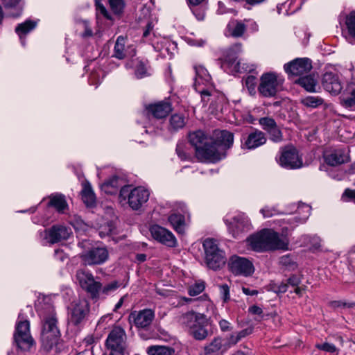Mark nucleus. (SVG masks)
Masks as SVG:
<instances>
[{
  "mask_svg": "<svg viewBox=\"0 0 355 355\" xmlns=\"http://www.w3.org/2000/svg\"><path fill=\"white\" fill-rule=\"evenodd\" d=\"M251 249L256 252L288 249V240L270 229H264L248 239Z\"/></svg>",
  "mask_w": 355,
  "mask_h": 355,
  "instance_id": "1",
  "label": "nucleus"
},
{
  "mask_svg": "<svg viewBox=\"0 0 355 355\" xmlns=\"http://www.w3.org/2000/svg\"><path fill=\"white\" fill-rule=\"evenodd\" d=\"M76 279L80 288L93 300H98L102 292V284L99 282L98 277H94L93 274L84 269L76 271Z\"/></svg>",
  "mask_w": 355,
  "mask_h": 355,
  "instance_id": "2",
  "label": "nucleus"
},
{
  "mask_svg": "<svg viewBox=\"0 0 355 355\" xmlns=\"http://www.w3.org/2000/svg\"><path fill=\"white\" fill-rule=\"evenodd\" d=\"M57 318L54 315L47 317L44 322L41 340L43 349L49 352L56 345L60 337V331L57 327Z\"/></svg>",
  "mask_w": 355,
  "mask_h": 355,
  "instance_id": "3",
  "label": "nucleus"
},
{
  "mask_svg": "<svg viewBox=\"0 0 355 355\" xmlns=\"http://www.w3.org/2000/svg\"><path fill=\"white\" fill-rule=\"evenodd\" d=\"M284 79L275 72L263 73L258 87L259 94L266 98L274 97L284 83Z\"/></svg>",
  "mask_w": 355,
  "mask_h": 355,
  "instance_id": "4",
  "label": "nucleus"
},
{
  "mask_svg": "<svg viewBox=\"0 0 355 355\" xmlns=\"http://www.w3.org/2000/svg\"><path fill=\"white\" fill-rule=\"evenodd\" d=\"M120 197L128 199L129 206L134 210H138L149 199L150 193L143 187L131 189L130 186H124L120 190Z\"/></svg>",
  "mask_w": 355,
  "mask_h": 355,
  "instance_id": "5",
  "label": "nucleus"
},
{
  "mask_svg": "<svg viewBox=\"0 0 355 355\" xmlns=\"http://www.w3.org/2000/svg\"><path fill=\"white\" fill-rule=\"evenodd\" d=\"M205 252V259L207 266L214 270L222 268L226 259L224 252L219 250L216 241L213 239H207L203 242Z\"/></svg>",
  "mask_w": 355,
  "mask_h": 355,
  "instance_id": "6",
  "label": "nucleus"
},
{
  "mask_svg": "<svg viewBox=\"0 0 355 355\" xmlns=\"http://www.w3.org/2000/svg\"><path fill=\"white\" fill-rule=\"evenodd\" d=\"M105 345L112 353L123 354L126 347V334L125 330L119 326L114 327L109 333Z\"/></svg>",
  "mask_w": 355,
  "mask_h": 355,
  "instance_id": "7",
  "label": "nucleus"
},
{
  "mask_svg": "<svg viewBox=\"0 0 355 355\" xmlns=\"http://www.w3.org/2000/svg\"><path fill=\"white\" fill-rule=\"evenodd\" d=\"M279 164L287 169H296L302 166V159L299 157L297 149L293 145H288L280 149Z\"/></svg>",
  "mask_w": 355,
  "mask_h": 355,
  "instance_id": "8",
  "label": "nucleus"
},
{
  "mask_svg": "<svg viewBox=\"0 0 355 355\" xmlns=\"http://www.w3.org/2000/svg\"><path fill=\"white\" fill-rule=\"evenodd\" d=\"M14 339L18 347L22 350H28L34 345V340L30 334L28 320H20L17 322Z\"/></svg>",
  "mask_w": 355,
  "mask_h": 355,
  "instance_id": "9",
  "label": "nucleus"
},
{
  "mask_svg": "<svg viewBox=\"0 0 355 355\" xmlns=\"http://www.w3.org/2000/svg\"><path fill=\"white\" fill-rule=\"evenodd\" d=\"M196 156L200 162L216 163L225 158L227 153L223 150H220V148L211 141L207 142L201 148H199Z\"/></svg>",
  "mask_w": 355,
  "mask_h": 355,
  "instance_id": "10",
  "label": "nucleus"
},
{
  "mask_svg": "<svg viewBox=\"0 0 355 355\" xmlns=\"http://www.w3.org/2000/svg\"><path fill=\"white\" fill-rule=\"evenodd\" d=\"M89 311V302L86 298H81L73 301L71 304L70 324L74 326L80 325L85 320Z\"/></svg>",
  "mask_w": 355,
  "mask_h": 355,
  "instance_id": "11",
  "label": "nucleus"
},
{
  "mask_svg": "<svg viewBox=\"0 0 355 355\" xmlns=\"http://www.w3.org/2000/svg\"><path fill=\"white\" fill-rule=\"evenodd\" d=\"M80 257L85 266L101 265L109 259V252L105 247H96L80 254Z\"/></svg>",
  "mask_w": 355,
  "mask_h": 355,
  "instance_id": "12",
  "label": "nucleus"
},
{
  "mask_svg": "<svg viewBox=\"0 0 355 355\" xmlns=\"http://www.w3.org/2000/svg\"><path fill=\"white\" fill-rule=\"evenodd\" d=\"M231 272L236 275L250 276L254 270L252 263L245 257L232 256L228 263Z\"/></svg>",
  "mask_w": 355,
  "mask_h": 355,
  "instance_id": "13",
  "label": "nucleus"
},
{
  "mask_svg": "<svg viewBox=\"0 0 355 355\" xmlns=\"http://www.w3.org/2000/svg\"><path fill=\"white\" fill-rule=\"evenodd\" d=\"M155 318V313L149 309L133 311L129 315V320L138 329H148Z\"/></svg>",
  "mask_w": 355,
  "mask_h": 355,
  "instance_id": "14",
  "label": "nucleus"
},
{
  "mask_svg": "<svg viewBox=\"0 0 355 355\" xmlns=\"http://www.w3.org/2000/svg\"><path fill=\"white\" fill-rule=\"evenodd\" d=\"M285 71L289 75L297 76L307 73L312 69L311 60L309 58H297L284 66Z\"/></svg>",
  "mask_w": 355,
  "mask_h": 355,
  "instance_id": "15",
  "label": "nucleus"
},
{
  "mask_svg": "<svg viewBox=\"0 0 355 355\" xmlns=\"http://www.w3.org/2000/svg\"><path fill=\"white\" fill-rule=\"evenodd\" d=\"M241 51V44L237 43L227 50H225L223 53V57L220 58L222 67H224L225 65L228 67H233V69L232 71L239 73L240 72V62L237 61L238 55Z\"/></svg>",
  "mask_w": 355,
  "mask_h": 355,
  "instance_id": "16",
  "label": "nucleus"
},
{
  "mask_svg": "<svg viewBox=\"0 0 355 355\" xmlns=\"http://www.w3.org/2000/svg\"><path fill=\"white\" fill-rule=\"evenodd\" d=\"M227 225L229 232L234 238H239L243 233L247 232L251 229L250 220L244 214L234 216Z\"/></svg>",
  "mask_w": 355,
  "mask_h": 355,
  "instance_id": "17",
  "label": "nucleus"
},
{
  "mask_svg": "<svg viewBox=\"0 0 355 355\" xmlns=\"http://www.w3.org/2000/svg\"><path fill=\"white\" fill-rule=\"evenodd\" d=\"M262 128L268 134L269 139L275 143L282 142L283 133L275 119L271 117H262L259 120Z\"/></svg>",
  "mask_w": 355,
  "mask_h": 355,
  "instance_id": "18",
  "label": "nucleus"
},
{
  "mask_svg": "<svg viewBox=\"0 0 355 355\" xmlns=\"http://www.w3.org/2000/svg\"><path fill=\"white\" fill-rule=\"evenodd\" d=\"M150 234L154 239L168 247H174L177 241L173 233L167 229L158 225H154L150 228Z\"/></svg>",
  "mask_w": 355,
  "mask_h": 355,
  "instance_id": "19",
  "label": "nucleus"
},
{
  "mask_svg": "<svg viewBox=\"0 0 355 355\" xmlns=\"http://www.w3.org/2000/svg\"><path fill=\"white\" fill-rule=\"evenodd\" d=\"M178 322L182 325L189 333L196 327V326L207 323V318L204 314L194 311H189L182 314L178 320Z\"/></svg>",
  "mask_w": 355,
  "mask_h": 355,
  "instance_id": "20",
  "label": "nucleus"
},
{
  "mask_svg": "<svg viewBox=\"0 0 355 355\" xmlns=\"http://www.w3.org/2000/svg\"><path fill=\"white\" fill-rule=\"evenodd\" d=\"M267 138L263 132L255 129L249 133L246 137H243L241 141L242 148L248 150L255 149L266 143Z\"/></svg>",
  "mask_w": 355,
  "mask_h": 355,
  "instance_id": "21",
  "label": "nucleus"
},
{
  "mask_svg": "<svg viewBox=\"0 0 355 355\" xmlns=\"http://www.w3.org/2000/svg\"><path fill=\"white\" fill-rule=\"evenodd\" d=\"M214 144L227 153V150L232 148L234 144V134L228 130H215L213 134Z\"/></svg>",
  "mask_w": 355,
  "mask_h": 355,
  "instance_id": "22",
  "label": "nucleus"
},
{
  "mask_svg": "<svg viewBox=\"0 0 355 355\" xmlns=\"http://www.w3.org/2000/svg\"><path fill=\"white\" fill-rule=\"evenodd\" d=\"M322 85L327 92L334 95L338 94L343 89L339 77L332 72H327L323 75Z\"/></svg>",
  "mask_w": 355,
  "mask_h": 355,
  "instance_id": "23",
  "label": "nucleus"
},
{
  "mask_svg": "<svg viewBox=\"0 0 355 355\" xmlns=\"http://www.w3.org/2000/svg\"><path fill=\"white\" fill-rule=\"evenodd\" d=\"M51 243H56L67 240L72 234L70 227L64 225H53L46 231Z\"/></svg>",
  "mask_w": 355,
  "mask_h": 355,
  "instance_id": "24",
  "label": "nucleus"
},
{
  "mask_svg": "<svg viewBox=\"0 0 355 355\" xmlns=\"http://www.w3.org/2000/svg\"><path fill=\"white\" fill-rule=\"evenodd\" d=\"M146 110L156 119L166 117L172 111V105L169 101H162L154 104H150L146 107Z\"/></svg>",
  "mask_w": 355,
  "mask_h": 355,
  "instance_id": "25",
  "label": "nucleus"
},
{
  "mask_svg": "<svg viewBox=\"0 0 355 355\" xmlns=\"http://www.w3.org/2000/svg\"><path fill=\"white\" fill-rule=\"evenodd\" d=\"M136 55V50L132 46L125 47V39L123 36H119L114 47L113 57L123 60L128 56L133 57Z\"/></svg>",
  "mask_w": 355,
  "mask_h": 355,
  "instance_id": "26",
  "label": "nucleus"
},
{
  "mask_svg": "<svg viewBox=\"0 0 355 355\" xmlns=\"http://www.w3.org/2000/svg\"><path fill=\"white\" fill-rule=\"evenodd\" d=\"M324 159L327 164L336 166L347 162L349 157L343 149H336L326 151L324 154Z\"/></svg>",
  "mask_w": 355,
  "mask_h": 355,
  "instance_id": "27",
  "label": "nucleus"
},
{
  "mask_svg": "<svg viewBox=\"0 0 355 355\" xmlns=\"http://www.w3.org/2000/svg\"><path fill=\"white\" fill-rule=\"evenodd\" d=\"M297 212L298 214H302V216L300 217L289 216L282 219V221L288 224L291 228H293L299 223H303L306 221L310 216L311 207L306 204H302L297 207Z\"/></svg>",
  "mask_w": 355,
  "mask_h": 355,
  "instance_id": "28",
  "label": "nucleus"
},
{
  "mask_svg": "<svg viewBox=\"0 0 355 355\" xmlns=\"http://www.w3.org/2000/svg\"><path fill=\"white\" fill-rule=\"evenodd\" d=\"M226 351L223 339L220 337L214 338L204 347L205 354L208 355H223Z\"/></svg>",
  "mask_w": 355,
  "mask_h": 355,
  "instance_id": "29",
  "label": "nucleus"
},
{
  "mask_svg": "<svg viewBox=\"0 0 355 355\" xmlns=\"http://www.w3.org/2000/svg\"><path fill=\"white\" fill-rule=\"evenodd\" d=\"M189 140L190 144L195 148L196 155L198 153V150L209 141L205 133L200 130L189 133Z\"/></svg>",
  "mask_w": 355,
  "mask_h": 355,
  "instance_id": "30",
  "label": "nucleus"
},
{
  "mask_svg": "<svg viewBox=\"0 0 355 355\" xmlns=\"http://www.w3.org/2000/svg\"><path fill=\"white\" fill-rule=\"evenodd\" d=\"M343 105L346 107L355 105V83L347 84L341 96Z\"/></svg>",
  "mask_w": 355,
  "mask_h": 355,
  "instance_id": "31",
  "label": "nucleus"
},
{
  "mask_svg": "<svg viewBox=\"0 0 355 355\" xmlns=\"http://www.w3.org/2000/svg\"><path fill=\"white\" fill-rule=\"evenodd\" d=\"M227 30L231 36L234 37H242L245 31L246 26L243 21L238 19H232L227 24Z\"/></svg>",
  "mask_w": 355,
  "mask_h": 355,
  "instance_id": "32",
  "label": "nucleus"
},
{
  "mask_svg": "<svg viewBox=\"0 0 355 355\" xmlns=\"http://www.w3.org/2000/svg\"><path fill=\"white\" fill-rule=\"evenodd\" d=\"M168 221L178 234H184L186 223L183 215L175 213L172 214L168 217Z\"/></svg>",
  "mask_w": 355,
  "mask_h": 355,
  "instance_id": "33",
  "label": "nucleus"
},
{
  "mask_svg": "<svg viewBox=\"0 0 355 355\" xmlns=\"http://www.w3.org/2000/svg\"><path fill=\"white\" fill-rule=\"evenodd\" d=\"M81 197L87 207H94L96 205V196L89 182L83 184Z\"/></svg>",
  "mask_w": 355,
  "mask_h": 355,
  "instance_id": "34",
  "label": "nucleus"
},
{
  "mask_svg": "<svg viewBox=\"0 0 355 355\" xmlns=\"http://www.w3.org/2000/svg\"><path fill=\"white\" fill-rule=\"evenodd\" d=\"M295 82L309 92H317V80L315 78L314 76L309 75L302 76L298 78Z\"/></svg>",
  "mask_w": 355,
  "mask_h": 355,
  "instance_id": "35",
  "label": "nucleus"
},
{
  "mask_svg": "<svg viewBox=\"0 0 355 355\" xmlns=\"http://www.w3.org/2000/svg\"><path fill=\"white\" fill-rule=\"evenodd\" d=\"M49 205L53 207L58 212H64L67 207V202L64 196L62 194H55L50 197Z\"/></svg>",
  "mask_w": 355,
  "mask_h": 355,
  "instance_id": "36",
  "label": "nucleus"
},
{
  "mask_svg": "<svg viewBox=\"0 0 355 355\" xmlns=\"http://www.w3.org/2000/svg\"><path fill=\"white\" fill-rule=\"evenodd\" d=\"M196 78L194 86L196 90H198V86H200L201 84H205V83H209L211 80V77L209 75L207 70L203 67H196Z\"/></svg>",
  "mask_w": 355,
  "mask_h": 355,
  "instance_id": "37",
  "label": "nucleus"
},
{
  "mask_svg": "<svg viewBox=\"0 0 355 355\" xmlns=\"http://www.w3.org/2000/svg\"><path fill=\"white\" fill-rule=\"evenodd\" d=\"M37 26V21L28 19L24 22L19 24L15 28V32L21 38L26 36L28 33L35 29Z\"/></svg>",
  "mask_w": 355,
  "mask_h": 355,
  "instance_id": "38",
  "label": "nucleus"
},
{
  "mask_svg": "<svg viewBox=\"0 0 355 355\" xmlns=\"http://www.w3.org/2000/svg\"><path fill=\"white\" fill-rule=\"evenodd\" d=\"M186 124L185 117L182 114H174L169 120V130L177 131L182 128Z\"/></svg>",
  "mask_w": 355,
  "mask_h": 355,
  "instance_id": "39",
  "label": "nucleus"
},
{
  "mask_svg": "<svg viewBox=\"0 0 355 355\" xmlns=\"http://www.w3.org/2000/svg\"><path fill=\"white\" fill-rule=\"evenodd\" d=\"M300 102L306 107L316 108L324 103V99L318 96H307L301 98Z\"/></svg>",
  "mask_w": 355,
  "mask_h": 355,
  "instance_id": "40",
  "label": "nucleus"
},
{
  "mask_svg": "<svg viewBox=\"0 0 355 355\" xmlns=\"http://www.w3.org/2000/svg\"><path fill=\"white\" fill-rule=\"evenodd\" d=\"M147 353L149 355H172L174 349L166 346L153 345L148 347Z\"/></svg>",
  "mask_w": 355,
  "mask_h": 355,
  "instance_id": "41",
  "label": "nucleus"
},
{
  "mask_svg": "<svg viewBox=\"0 0 355 355\" xmlns=\"http://www.w3.org/2000/svg\"><path fill=\"white\" fill-rule=\"evenodd\" d=\"M207 323H202L198 326L189 334L196 340H204L208 336V331L205 328Z\"/></svg>",
  "mask_w": 355,
  "mask_h": 355,
  "instance_id": "42",
  "label": "nucleus"
},
{
  "mask_svg": "<svg viewBox=\"0 0 355 355\" xmlns=\"http://www.w3.org/2000/svg\"><path fill=\"white\" fill-rule=\"evenodd\" d=\"M109 5L112 12L117 16H121L123 13L125 2V0H109Z\"/></svg>",
  "mask_w": 355,
  "mask_h": 355,
  "instance_id": "43",
  "label": "nucleus"
},
{
  "mask_svg": "<svg viewBox=\"0 0 355 355\" xmlns=\"http://www.w3.org/2000/svg\"><path fill=\"white\" fill-rule=\"evenodd\" d=\"M345 25L349 35L355 39V11L350 12L346 16Z\"/></svg>",
  "mask_w": 355,
  "mask_h": 355,
  "instance_id": "44",
  "label": "nucleus"
},
{
  "mask_svg": "<svg viewBox=\"0 0 355 355\" xmlns=\"http://www.w3.org/2000/svg\"><path fill=\"white\" fill-rule=\"evenodd\" d=\"M135 76L138 78H142L150 75L148 72L147 64L142 61H139L135 67Z\"/></svg>",
  "mask_w": 355,
  "mask_h": 355,
  "instance_id": "45",
  "label": "nucleus"
},
{
  "mask_svg": "<svg viewBox=\"0 0 355 355\" xmlns=\"http://www.w3.org/2000/svg\"><path fill=\"white\" fill-rule=\"evenodd\" d=\"M95 6L97 14H101L105 19L112 21V15L108 12L105 6L101 3V0H95Z\"/></svg>",
  "mask_w": 355,
  "mask_h": 355,
  "instance_id": "46",
  "label": "nucleus"
},
{
  "mask_svg": "<svg viewBox=\"0 0 355 355\" xmlns=\"http://www.w3.org/2000/svg\"><path fill=\"white\" fill-rule=\"evenodd\" d=\"M121 284L118 281L111 282L105 286H102V292H101V295H108L119 288Z\"/></svg>",
  "mask_w": 355,
  "mask_h": 355,
  "instance_id": "47",
  "label": "nucleus"
},
{
  "mask_svg": "<svg viewBox=\"0 0 355 355\" xmlns=\"http://www.w3.org/2000/svg\"><path fill=\"white\" fill-rule=\"evenodd\" d=\"M330 306L334 308L353 309L355 307V302L346 300H334L330 302Z\"/></svg>",
  "mask_w": 355,
  "mask_h": 355,
  "instance_id": "48",
  "label": "nucleus"
},
{
  "mask_svg": "<svg viewBox=\"0 0 355 355\" xmlns=\"http://www.w3.org/2000/svg\"><path fill=\"white\" fill-rule=\"evenodd\" d=\"M191 10L198 21H204L206 17V9L204 7L191 6Z\"/></svg>",
  "mask_w": 355,
  "mask_h": 355,
  "instance_id": "49",
  "label": "nucleus"
},
{
  "mask_svg": "<svg viewBox=\"0 0 355 355\" xmlns=\"http://www.w3.org/2000/svg\"><path fill=\"white\" fill-rule=\"evenodd\" d=\"M175 151L181 160H188L190 157V155L185 152V144L183 142L177 144Z\"/></svg>",
  "mask_w": 355,
  "mask_h": 355,
  "instance_id": "50",
  "label": "nucleus"
},
{
  "mask_svg": "<svg viewBox=\"0 0 355 355\" xmlns=\"http://www.w3.org/2000/svg\"><path fill=\"white\" fill-rule=\"evenodd\" d=\"M220 295L224 302L229 301L230 296V287L227 284H224L218 286Z\"/></svg>",
  "mask_w": 355,
  "mask_h": 355,
  "instance_id": "51",
  "label": "nucleus"
},
{
  "mask_svg": "<svg viewBox=\"0 0 355 355\" xmlns=\"http://www.w3.org/2000/svg\"><path fill=\"white\" fill-rule=\"evenodd\" d=\"M205 289L203 283H196L189 289V294L191 296H196L201 293Z\"/></svg>",
  "mask_w": 355,
  "mask_h": 355,
  "instance_id": "52",
  "label": "nucleus"
},
{
  "mask_svg": "<svg viewBox=\"0 0 355 355\" xmlns=\"http://www.w3.org/2000/svg\"><path fill=\"white\" fill-rule=\"evenodd\" d=\"M260 212L263 214L264 218H269L279 214V211L275 207H265L261 209Z\"/></svg>",
  "mask_w": 355,
  "mask_h": 355,
  "instance_id": "53",
  "label": "nucleus"
},
{
  "mask_svg": "<svg viewBox=\"0 0 355 355\" xmlns=\"http://www.w3.org/2000/svg\"><path fill=\"white\" fill-rule=\"evenodd\" d=\"M114 226L112 223H107L104 226H102V230L100 232V235L101 237L105 236L107 235L112 234L114 232Z\"/></svg>",
  "mask_w": 355,
  "mask_h": 355,
  "instance_id": "54",
  "label": "nucleus"
},
{
  "mask_svg": "<svg viewBox=\"0 0 355 355\" xmlns=\"http://www.w3.org/2000/svg\"><path fill=\"white\" fill-rule=\"evenodd\" d=\"M238 342H239V340L234 335V334H232L225 339H223V343L226 350L235 345Z\"/></svg>",
  "mask_w": 355,
  "mask_h": 355,
  "instance_id": "55",
  "label": "nucleus"
},
{
  "mask_svg": "<svg viewBox=\"0 0 355 355\" xmlns=\"http://www.w3.org/2000/svg\"><path fill=\"white\" fill-rule=\"evenodd\" d=\"M316 347L320 350H322V351H324L327 352H330V353H333L336 351V346L334 344H331L329 343L318 344L316 345Z\"/></svg>",
  "mask_w": 355,
  "mask_h": 355,
  "instance_id": "56",
  "label": "nucleus"
},
{
  "mask_svg": "<svg viewBox=\"0 0 355 355\" xmlns=\"http://www.w3.org/2000/svg\"><path fill=\"white\" fill-rule=\"evenodd\" d=\"M345 200L352 201L355 203V189H346L342 196Z\"/></svg>",
  "mask_w": 355,
  "mask_h": 355,
  "instance_id": "57",
  "label": "nucleus"
},
{
  "mask_svg": "<svg viewBox=\"0 0 355 355\" xmlns=\"http://www.w3.org/2000/svg\"><path fill=\"white\" fill-rule=\"evenodd\" d=\"M245 85L250 92L254 91L256 85V78L254 76H248L245 79Z\"/></svg>",
  "mask_w": 355,
  "mask_h": 355,
  "instance_id": "58",
  "label": "nucleus"
},
{
  "mask_svg": "<svg viewBox=\"0 0 355 355\" xmlns=\"http://www.w3.org/2000/svg\"><path fill=\"white\" fill-rule=\"evenodd\" d=\"M310 243L314 250H318L321 247V239L316 235L310 236Z\"/></svg>",
  "mask_w": 355,
  "mask_h": 355,
  "instance_id": "59",
  "label": "nucleus"
},
{
  "mask_svg": "<svg viewBox=\"0 0 355 355\" xmlns=\"http://www.w3.org/2000/svg\"><path fill=\"white\" fill-rule=\"evenodd\" d=\"M288 284L291 285L293 287H295L298 286L300 282L301 279L296 275H293L291 277L288 279Z\"/></svg>",
  "mask_w": 355,
  "mask_h": 355,
  "instance_id": "60",
  "label": "nucleus"
},
{
  "mask_svg": "<svg viewBox=\"0 0 355 355\" xmlns=\"http://www.w3.org/2000/svg\"><path fill=\"white\" fill-rule=\"evenodd\" d=\"M219 326L222 331H227L231 329L230 323L224 319H222L219 321Z\"/></svg>",
  "mask_w": 355,
  "mask_h": 355,
  "instance_id": "61",
  "label": "nucleus"
},
{
  "mask_svg": "<svg viewBox=\"0 0 355 355\" xmlns=\"http://www.w3.org/2000/svg\"><path fill=\"white\" fill-rule=\"evenodd\" d=\"M248 311H249V313H250L251 314H253V315H261L263 313L262 309L256 305H253V306L249 307Z\"/></svg>",
  "mask_w": 355,
  "mask_h": 355,
  "instance_id": "62",
  "label": "nucleus"
},
{
  "mask_svg": "<svg viewBox=\"0 0 355 355\" xmlns=\"http://www.w3.org/2000/svg\"><path fill=\"white\" fill-rule=\"evenodd\" d=\"M199 87V86H198ZM201 94L202 98L203 101L207 102L208 101V98L211 96V92L209 89H200L198 88V90Z\"/></svg>",
  "mask_w": 355,
  "mask_h": 355,
  "instance_id": "63",
  "label": "nucleus"
},
{
  "mask_svg": "<svg viewBox=\"0 0 355 355\" xmlns=\"http://www.w3.org/2000/svg\"><path fill=\"white\" fill-rule=\"evenodd\" d=\"M4 6L6 8H12L16 6L21 0H1Z\"/></svg>",
  "mask_w": 355,
  "mask_h": 355,
  "instance_id": "64",
  "label": "nucleus"
}]
</instances>
